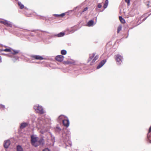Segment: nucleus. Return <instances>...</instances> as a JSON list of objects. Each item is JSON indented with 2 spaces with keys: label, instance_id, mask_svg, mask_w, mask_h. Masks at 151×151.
I'll list each match as a JSON object with an SVG mask.
<instances>
[{
  "label": "nucleus",
  "instance_id": "nucleus-1",
  "mask_svg": "<svg viewBox=\"0 0 151 151\" xmlns=\"http://www.w3.org/2000/svg\"><path fill=\"white\" fill-rule=\"evenodd\" d=\"M70 132L69 130H66V132L65 131L62 133V137L61 140H62L63 142L66 144L67 141H68L70 138Z\"/></svg>",
  "mask_w": 151,
  "mask_h": 151
},
{
  "label": "nucleus",
  "instance_id": "nucleus-2",
  "mask_svg": "<svg viewBox=\"0 0 151 151\" xmlns=\"http://www.w3.org/2000/svg\"><path fill=\"white\" fill-rule=\"evenodd\" d=\"M34 108L37 113L41 114L44 113V111L43 108L41 106H40L39 105L34 106Z\"/></svg>",
  "mask_w": 151,
  "mask_h": 151
},
{
  "label": "nucleus",
  "instance_id": "nucleus-3",
  "mask_svg": "<svg viewBox=\"0 0 151 151\" xmlns=\"http://www.w3.org/2000/svg\"><path fill=\"white\" fill-rule=\"evenodd\" d=\"M38 137L32 135L31 137V142L32 145L35 147H37L38 145L37 144Z\"/></svg>",
  "mask_w": 151,
  "mask_h": 151
},
{
  "label": "nucleus",
  "instance_id": "nucleus-4",
  "mask_svg": "<svg viewBox=\"0 0 151 151\" xmlns=\"http://www.w3.org/2000/svg\"><path fill=\"white\" fill-rule=\"evenodd\" d=\"M115 59L116 61L117 64L118 65L121 64L123 60V57L119 54L115 55Z\"/></svg>",
  "mask_w": 151,
  "mask_h": 151
},
{
  "label": "nucleus",
  "instance_id": "nucleus-5",
  "mask_svg": "<svg viewBox=\"0 0 151 151\" xmlns=\"http://www.w3.org/2000/svg\"><path fill=\"white\" fill-rule=\"evenodd\" d=\"M62 122L64 126L67 127L69 126V121L67 117H66L65 119L63 120Z\"/></svg>",
  "mask_w": 151,
  "mask_h": 151
},
{
  "label": "nucleus",
  "instance_id": "nucleus-6",
  "mask_svg": "<svg viewBox=\"0 0 151 151\" xmlns=\"http://www.w3.org/2000/svg\"><path fill=\"white\" fill-rule=\"evenodd\" d=\"M44 139L42 137H41L38 140H37V144L38 145V146L40 145H43L44 144Z\"/></svg>",
  "mask_w": 151,
  "mask_h": 151
},
{
  "label": "nucleus",
  "instance_id": "nucleus-7",
  "mask_svg": "<svg viewBox=\"0 0 151 151\" xmlns=\"http://www.w3.org/2000/svg\"><path fill=\"white\" fill-rule=\"evenodd\" d=\"M106 61V59L102 60L97 66L96 68L97 69H99L101 67L105 64Z\"/></svg>",
  "mask_w": 151,
  "mask_h": 151
},
{
  "label": "nucleus",
  "instance_id": "nucleus-8",
  "mask_svg": "<svg viewBox=\"0 0 151 151\" xmlns=\"http://www.w3.org/2000/svg\"><path fill=\"white\" fill-rule=\"evenodd\" d=\"M10 144V142L9 140H7L4 141V146L5 148H7Z\"/></svg>",
  "mask_w": 151,
  "mask_h": 151
},
{
  "label": "nucleus",
  "instance_id": "nucleus-9",
  "mask_svg": "<svg viewBox=\"0 0 151 151\" xmlns=\"http://www.w3.org/2000/svg\"><path fill=\"white\" fill-rule=\"evenodd\" d=\"M4 24L8 27H12V23L11 22L5 20H4Z\"/></svg>",
  "mask_w": 151,
  "mask_h": 151
},
{
  "label": "nucleus",
  "instance_id": "nucleus-10",
  "mask_svg": "<svg viewBox=\"0 0 151 151\" xmlns=\"http://www.w3.org/2000/svg\"><path fill=\"white\" fill-rule=\"evenodd\" d=\"M64 56L62 55H58L55 57V59L58 61L62 62L63 60Z\"/></svg>",
  "mask_w": 151,
  "mask_h": 151
},
{
  "label": "nucleus",
  "instance_id": "nucleus-11",
  "mask_svg": "<svg viewBox=\"0 0 151 151\" xmlns=\"http://www.w3.org/2000/svg\"><path fill=\"white\" fill-rule=\"evenodd\" d=\"M32 57L37 60H42L44 59L40 55H34L32 56Z\"/></svg>",
  "mask_w": 151,
  "mask_h": 151
},
{
  "label": "nucleus",
  "instance_id": "nucleus-12",
  "mask_svg": "<svg viewBox=\"0 0 151 151\" xmlns=\"http://www.w3.org/2000/svg\"><path fill=\"white\" fill-rule=\"evenodd\" d=\"M66 117L64 115H61L59 116L58 119V121L60 122L61 121L63 122V120L65 119Z\"/></svg>",
  "mask_w": 151,
  "mask_h": 151
},
{
  "label": "nucleus",
  "instance_id": "nucleus-13",
  "mask_svg": "<svg viewBox=\"0 0 151 151\" xmlns=\"http://www.w3.org/2000/svg\"><path fill=\"white\" fill-rule=\"evenodd\" d=\"M96 54V53L95 52H94L92 54H89V57L88 59V61L89 62V61H91V60L94 57L95 55Z\"/></svg>",
  "mask_w": 151,
  "mask_h": 151
},
{
  "label": "nucleus",
  "instance_id": "nucleus-14",
  "mask_svg": "<svg viewBox=\"0 0 151 151\" xmlns=\"http://www.w3.org/2000/svg\"><path fill=\"white\" fill-rule=\"evenodd\" d=\"M65 35V33L64 32H61L57 35H54V36H56L58 37H60L64 36Z\"/></svg>",
  "mask_w": 151,
  "mask_h": 151
},
{
  "label": "nucleus",
  "instance_id": "nucleus-15",
  "mask_svg": "<svg viewBox=\"0 0 151 151\" xmlns=\"http://www.w3.org/2000/svg\"><path fill=\"white\" fill-rule=\"evenodd\" d=\"M28 125V124L27 123H23L21 124L20 128L21 129H23L26 127Z\"/></svg>",
  "mask_w": 151,
  "mask_h": 151
},
{
  "label": "nucleus",
  "instance_id": "nucleus-16",
  "mask_svg": "<svg viewBox=\"0 0 151 151\" xmlns=\"http://www.w3.org/2000/svg\"><path fill=\"white\" fill-rule=\"evenodd\" d=\"M99 58V55H96L95 57L93 59L92 61L91 62V64H93V63H94L95 61L98 59Z\"/></svg>",
  "mask_w": 151,
  "mask_h": 151
},
{
  "label": "nucleus",
  "instance_id": "nucleus-17",
  "mask_svg": "<svg viewBox=\"0 0 151 151\" xmlns=\"http://www.w3.org/2000/svg\"><path fill=\"white\" fill-rule=\"evenodd\" d=\"M18 4L19 7L21 9H22L24 8V5L22 4L20 2L18 1Z\"/></svg>",
  "mask_w": 151,
  "mask_h": 151
},
{
  "label": "nucleus",
  "instance_id": "nucleus-18",
  "mask_svg": "<svg viewBox=\"0 0 151 151\" xmlns=\"http://www.w3.org/2000/svg\"><path fill=\"white\" fill-rule=\"evenodd\" d=\"M109 1L108 0H106L105 1V3L103 6L104 8L106 9L107 8L108 5Z\"/></svg>",
  "mask_w": 151,
  "mask_h": 151
},
{
  "label": "nucleus",
  "instance_id": "nucleus-19",
  "mask_svg": "<svg viewBox=\"0 0 151 151\" xmlns=\"http://www.w3.org/2000/svg\"><path fill=\"white\" fill-rule=\"evenodd\" d=\"M94 22L93 20L89 21L88 23V26H91L93 25Z\"/></svg>",
  "mask_w": 151,
  "mask_h": 151
},
{
  "label": "nucleus",
  "instance_id": "nucleus-20",
  "mask_svg": "<svg viewBox=\"0 0 151 151\" xmlns=\"http://www.w3.org/2000/svg\"><path fill=\"white\" fill-rule=\"evenodd\" d=\"M5 51L6 52H11V50L10 49L8 48H6L5 49H0V52Z\"/></svg>",
  "mask_w": 151,
  "mask_h": 151
},
{
  "label": "nucleus",
  "instance_id": "nucleus-21",
  "mask_svg": "<svg viewBox=\"0 0 151 151\" xmlns=\"http://www.w3.org/2000/svg\"><path fill=\"white\" fill-rule=\"evenodd\" d=\"M119 19L121 22L122 23H124L125 22V20L124 19V18H123L122 17L119 16Z\"/></svg>",
  "mask_w": 151,
  "mask_h": 151
},
{
  "label": "nucleus",
  "instance_id": "nucleus-22",
  "mask_svg": "<svg viewBox=\"0 0 151 151\" xmlns=\"http://www.w3.org/2000/svg\"><path fill=\"white\" fill-rule=\"evenodd\" d=\"M17 151H23L22 147L20 145H18L17 147Z\"/></svg>",
  "mask_w": 151,
  "mask_h": 151
},
{
  "label": "nucleus",
  "instance_id": "nucleus-23",
  "mask_svg": "<svg viewBox=\"0 0 151 151\" xmlns=\"http://www.w3.org/2000/svg\"><path fill=\"white\" fill-rule=\"evenodd\" d=\"M19 52V50H13V52H12V53L13 55H15L18 53Z\"/></svg>",
  "mask_w": 151,
  "mask_h": 151
},
{
  "label": "nucleus",
  "instance_id": "nucleus-24",
  "mask_svg": "<svg viewBox=\"0 0 151 151\" xmlns=\"http://www.w3.org/2000/svg\"><path fill=\"white\" fill-rule=\"evenodd\" d=\"M61 53L62 55H65L67 53V51L65 50H63L61 51Z\"/></svg>",
  "mask_w": 151,
  "mask_h": 151
},
{
  "label": "nucleus",
  "instance_id": "nucleus-25",
  "mask_svg": "<svg viewBox=\"0 0 151 151\" xmlns=\"http://www.w3.org/2000/svg\"><path fill=\"white\" fill-rule=\"evenodd\" d=\"M151 132V126H150V127L149 129V133L147 134V138L148 139V140H150V135L149 134V133L150 132Z\"/></svg>",
  "mask_w": 151,
  "mask_h": 151
},
{
  "label": "nucleus",
  "instance_id": "nucleus-26",
  "mask_svg": "<svg viewBox=\"0 0 151 151\" xmlns=\"http://www.w3.org/2000/svg\"><path fill=\"white\" fill-rule=\"evenodd\" d=\"M50 136L52 142H55V137L53 136L52 134L51 133Z\"/></svg>",
  "mask_w": 151,
  "mask_h": 151
},
{
  "label": "nucleus",
  "instance_id": "nucleus-27",
  "mask_svg": "<svg viewBox=\"0 0 151 151\" xmlns=\"http://www.w3.org/2000/svg\"><path fill=\"white\" fill-rule=\"evenodd\" d=\"M61 130V129H60V128L58 127H57L55 129V131L56 132H58V133H59L60 132Z\"/></svg>",
  "mask_w": 151,
  "mask_h": 151
},
{
  "label": "nucleus",
  "instance_id": "nucleus-28",
  "mask_svg": "<svg viewBox=\"0 0 151 151\" xmlns=\"http://www.w3.org/2000/svg\"><path fill=\"white\" fill-rule=\"evenodd\" d=\"M122 29V27L120 26H119L118 29H117V32L119 33V32Z\"/></svg>",
  "mask_w": 151,
  "mask_h": 151
},
{
  "label": "nucleus",
  "instance_id": "nucleus-29",
  "mask_svg": "<svg viewBox=\"0 0 151 151\" xmlns=\"http://www.w3.org/2000/svg\"><path fill=\"white\" fill-rule=\"evenodd\" d=\"M88 7H85L83 10L81 12V14H82L83 12L86 11L87 9H88Z\"/></svg>",
  "mask_w": 151,
  "mask_h": 151
},
{
  "label": "nucleus",
  "instance_id": "nucleus-30",
  "mask_svg": "<svg viewBox=\"0 0 151 151\" xmlns=\"http://www.w3.org/2000/svg\"><path fill=\"white\" fill-rule=\"evenodd\" d=\"M125 1L127 3L128 5H129L130 3V0H125Z\"/></svg>",
  "mask_w": 151,
  "mask_h": 151
},
{
  "label": "nucleus",
  "instance_id": "nucleus-31",
  "mask_svg": "<svg viewBox=\"0 0 151 151\" xmlns=\"http://www.w3.org/2000/svg\"><path fill=\"white\" fill-rule=\"evenodd\" d=\"M54 19V18L53 17H50L48 18V20L49 21H51V20H53Z\"/></svg>",
  "mask_w": 151,
  "mask_h": 151
},
{
  "label": "nucleus",
  "instance_id": "nucleus-32",
  "mask_svg": "<svg viewBox=\"0 0 151 151\" xmlns=\"http://www.w3.org/2000/svg\"><path fill=\"white\" fill-rule=\"evenodd\" d=\"M97 7L99 8H100L102 7V5L100 3H99Z\"/></svg>",
  "mask_w": 151,
  "mask_h": 151
},
{
  "label": "nucleus",
  "instance_id": "nucleus-33",
  "mask_svg": "<svg viewBox=\"0 0 151 151\" xmlns=\"http://www.w3.org/2000/svg\"><path fill=\"white\" fill-rule=\"evenodd\" d=\"M4 20H3H3L0 19V23L4 24Z\"/></svg>",
  "mask_w": 151,
  "mask_h": 151
},
{
  "label": "nucleus",
  "instance_id": "nucleus-34",
  "mask_svg": "<svg viewBox=\"0 0 151 151\" xmlns=\"http://www.w3.org/2000/svg\"><path fill=\"white\" fill-rule=\"evenodd\" d=\"M60 15V17H63V16H64L65 15V13H62L61 14H59Z\"/></svg>",
  "mask_w": 151,
  "mask_h": 151
},
{
  "label": "nucleus",
  "instance_id": "nucleus-35",
  "mask_svg": "<svg viewBox=\"0 0 151 151\" xmlns=\"http://www.w3.org/2000/svg\"><path fill=\"white\" fill-rule=\"evenodd\" d=\"M53 16L57 17H60V15L58 14H53Z\"/></svg>",
  "mask_w": 151,
  "mask_h": 151
},
{
  "label": "nucleus",
  "instance_id": "nucleus-36",
  "mask_svg": "<svg viewBox=\"0 0 151 151\" xmlns=\"http://www.w3.org/2000/svg\"><path fill=\"white\" fill-rule=\"evenodd\" d=\"M42 151H50L47 148H46L44 149Z\"/></svg>",
  "mask_w": 151,
  "mask_h": 151
},
{
  "label": "nucleus",
  "instance_id": "nucleus-37",
  "mask_svg": "<svg viewBox=\"0 0 151 151\" xmlns=\"http://www.w3.org/2000/svg\"><path fill=\"white\" fill-rule=\"evenodd\" d=\"M0 106H1V107L3 108H5V106L4 105L1 104L0 105Z\"/></svg>",
  "mask_w": 151,
  "mask_h": 151
},
{
  "label": "nucleus",
  "instance_id": "nucleus-38",
  "mask_svg": "<svg viewBox=\"0 0 151 151\" xmlns=\"http://www.w3.org/2000/svg\"><path fill=\"white\" fill-rule=\"evenodd\" d=\"M29 35L32 36H34V35L32 33H30Z\"/></svg>",
  "mask_w": 151,
  "mask_h": 151
},
{
  "label": "nucleus",
  "instance_id": "nucleus-39",
  "mask_svg": "<svg viewBox=\"0 0 151 151\" xmlns=\"http://www.w3.org/2000/svg\"><path fill=\"white\" fill-rule=\"evenodd\" d=\"M31 31L32 32H36L37 30H31Z\"/></svg>",
  "mask_w": 151,
  "mask_h": 151
},
{
  "label": "nucleus",
  "instance_id": "nucleus-40",
  "mask_svg": "<svg viewBox=\"0 0 151 151\" xmlns=\"http://www.w3.org/2000/svg\"><path fill=\"white\" fill-rule=\"evenodd\" d=\"M148 17V16H147V17L143 19L142 20L143 22Z\"/></svg>",
  "mask_w": 151,
  "mask_h": 151
},
{
  "label": "nucleus",
  "instance_id": "nucleus-41",
  "mask_svg": "<svg viewBox=\"0 0 151 151\" xmlns=\"http://www.w3.org/2000/svg\"><path fill=\"white\" fill-rule=\"evenodd\" d=\"M1 62V57L0 56V62Z\"/></svg>",
  "mask_w": 151,
  "mask_h": 151
},
{
  "label": "nucleus",
  "instance_id": "nucleus-42",
  "mask_svg": "<svg viewBox=\"0 0 151 151\" xmlns=\"http://www.w3.org/2000/svg\"><path fill=\"white\" fill-rule=\"evenodd\" d=\"M42 31V32H45L47 33H48L50 34L49 32H46V31Z\"/></svg>",
  "mask_w": 151,
  "mask_h": 151
},
{
  "label": "nucleus",
  "instance_id": "nucleus-43",
  "mask_svg": "<svg viewBox=\"0 0 151 151\" xmlns=\"http://www.w3.org/2000/svg\"><path fill=\"white\" fill-rule=\"evenodd\" d=\"M128 35H129V30L128 31V35H127V36L126 37V38H127L128 36Z\"/></svg>",
  "mask_w": 151,
  "mask_h": 151
},
{
  "label": "nucleus",
  "instance_id": "nucleus-44",
  "mask_svg": "<svg viewBox=\"0 0 151 151\" xmlns=\"http://www.w3.org/2000/svg\"><path fill=\"white\" fill-rule=\"evenodd\" d=\"M0 45H1V47H2L4 45H2V44H0Z\"/></svg>",
  "mask_w": 151,
  "mask_h": 151
},
{
  "label": "nucleus",
  "instance_id": "nucleus-45",
  "mask_svg": "<svg viewBox=\"0 0 151 151\" xmlns=\"http://www.w3.org/2000/svg\"><path fill=\"white\" fill-rule=\"evenodd\" d=\"M18 58L17 57H16L15 58V60H17V59Z\"/></svg>",
  "mask_w": 151,
  "mask_h": 151
},
{
  "label": "nucleus",
  "instance_id": "nucleus-46",
  "mask_svg": "<svg viewBox=\"0 0 151 151\" xmlns=\"http://www.w3.org/2000/svg\"><path fill=\"white\" fill-rule=\"evenodd\" d=\"M24 9H27V7H25L24 8Z\"/></svg>",
  "mask_w": 151,
  "mask_h": 151
},
{
  "label": "nucleus",
  "instance_id": "nucleus-47",
  "mask_svg": "<svg viewBox=\"0 0 151 151\" xmlns=\"http://www.w3.org/2000/svg\"><path fill=\"white\" fill-rule=\"evenodd\" d=\"M14 58H13V59H12V60H13L14 61Z\"/></svg>",
  "mask_w": 151,
  "mask_h": 151
},
{
  "label": "nucleus",
  "instance_id": "nucleus-48",
  "mask_svg": "<svg viewBox=\"0 0 151 151\" xmlns=\"http://www.w3.org/2000/svg\"><path fill=\"white\" fill-rule=\"evenodd\" d=\"M147 6H149V4H147Z\"/></svg>",
  "mask_w": 151,
  "mask_h": 151
},
{
  "label": "nucleus",
  "instance_id": "nucleus-49",
  "mask_svg": "<svg viewBox=\"0 0 151 151\" xmlns=\"http://www.w3.org/2000/svg\"><path fill=\"white\" fill-rule=\"evenodd\" d=\"M151 14V13L150 14H149L148 15V16H150Z\"/></svg>",
  "mask_w": 151,
  "mask_h": 151
},
{
  "label": "nucleus",
  "instance_id": "nucleus-50",
  "mask_svg": "<svg viewBox=\"0 0 151 151\" xmlns=\"http://www.w3.org/2000/svg\"><path fill=\"white\" fill-rule=\"evenodd\" d=\"M151 14V13L150 14H149L148 15V16H150Z\"/></svg>",
  "mask_w": 151,
  "mask_h": 151
},
{
  "label": "nucleus",
  "instance_id": "nucleus-51",
  "mask_svg": "<svg viewBox=\"0 0 151 151\" xmlns=\"http://www.w3.org/2000/svg\"><path fill=\"white\" fill-rule=\"evenodd\" d=\"M42 18H41V19H42L43 18V17H42Z\"/></svg>",
  "mask_w": 151,
  "mask_h": 151
},
{
  "label": "nucleus",
  "instance_id": "nucleus-52",
  "mask_svg": "<svg viewBox=\"0 0 151 151\" xmlns=\"http://www.w3.org/2000/svg\"><path fill=\"white\" fill-rule=\"evenodd\" d=\"M4 46V47H6V46Z\"/></svg>",
  "mask_w": 151,
  "mask_h": 151
},
{
  "label": "nucleus",
  "instance_id": "nucleus-53",
  "mask_svg": "<svg viewBox=\"0 0 151 151\" xmlns=\"http://www.w3.org/2000/svg\"><path fill=\"white\" fill-rule=\"evenodd\" d=\"M16 1H18V0H15Z\"/></svg>",
  "mask_w": 151,
  "mask_h": 151
},
{
  "label": "nucleus",
  "instance_id": "nucleus-54",
  "mask_svg": "<svg viewBox=\"0 0 151 151\" xmlns=\"http://www.w3.org/2000/svg\"><path fill=\"white\" fill-rule=\"evenodd\" d=\"M68 63H69V62H68Z\"/></svg>",
  "mask_w": 151,
  "mask_h": 151
},
{
  "label": "nucleus",
  "instance_id": "nucleus-55",
  "mask_svg": "<svg viewBox=\"0 0 151 151\" xmlns=\"http://www.w3.org/2000/svg\"><path fill=\"white\" fill-rule=\"evenodd\" d=\"M70 146H71L72 145H71V144H70Z\"/></svg>",
  "mask_w": 151,
  "mask_h": 151
},
{
  "label": "nucleus",
  "instance_id": "nucleus-56",
  "mask_svg": "<svg viewBox=\"0 0 151 151\" xmlns=\"http://www.w3.org/2000/svg\"><path fill=\"white\" fill-rule=\"evenodd\" d=\"M150 142V143H151V142Z\"/></svg>",
  "mask_w": 151,
  "mask_h": 151
}]
</instances>
